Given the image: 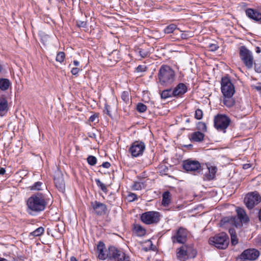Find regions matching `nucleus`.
<instances>
[{
    "mask_svg": "<svg viewBox=\"0 0 261 261\" xmlns=\"http://www.w3.org/2000/svg\"><path fill=\"white\" fill-rule=\"evenodd\" d=\"M45 195L37 192L32 194L27 201V211L32 216H36L43 212L47 204Z\"/></svg>",
    "mask_w": 261,
    "mask_h": 261,
    "instance_id": "f257e3e1",
    "label": "nucleus"
},
{
    "mask_svg": "<svg viewBox=\"0 0 261 261\" xmlns=\"http://www.w3.org/2000/svg\"><path fill=\"white\" fill-rule=\"evenodd\" d=\"M221 90L223 95V105L227 108L233 107L236 103V100L233 97L235 93V88L228 75L221 78Z\"/></svg>",
    "mask_w": 261,
    "mask_h": 261,
    "instance_id": "f03ea898",
    "label": "nucleus"
},
{
    "mask_svg": "<svg viewBox=\"0 0 261 261\" xmlns=\"http://www.w3.org/2000/svg\"><path fill=\"white\" fill-rule=\"evenodd\" d=\"M158 78L161 86H171L175 80V71L169 65H162L159 70Z\"/></svg>",
    "mask_w": 261,
    "mask_h": 261,
    "instance_id": "7ed1b4c3",
    "label": "nucleus"
},
{
    "mask_svg": "<svg viewBox=\"0 0 261 261\" xmlns=\"http://www.w3.org/2000/svg\"><path fill=\"white\" fill-rule=\"evenodd\" d=\"M238 218L235 217H225L220 222V226L227 227L228 225L236 227L242 225V223L248 222L249 220L244 210L241 207L237 209Z\"/></svg>",
    "mask_w": 261,
    "mask_h": 261,
    "instance_id": "20e7f679",
    "label": "nucleus"
},
{
    "mask_svg": "<svg viewBox=\"0 0 261 261\" xmlns=\"http://www.w3.org/2000/svg\"><path fill=\"white\" fill-rule=\"evenodd\" d=\"M182 167L187 172H190L195 175L203 174L204 164H200L197 160L188 159L183 161Z\"/></svg>",
    "mask_w": 261,
    "mask_h": 261,
    "instance_id": "39448f33",
    "label": "nucleus"
},
{
    "mask_svg": "<svg viewBox=\"0 0 261 261\" xmlns=\"http://www.w3.org/2000/svg\"><path fill=\"white\" fill-rule=\"evenodd\" d=\"M208 243L219 249H225L229 244V238L225 232H221L210 238Z\"/></svg>",
    "mask_w": 261,
    "mask_h": 261,
    "instance_id": "423d86ee",
    "label": "nucleus"
},
{
    "mask_svg": "<svg viewBox=\"0 0 261 261\" xmlns=\"http://www.w3.org/2000/svg\"><path fill=\"white\" fill-rule=\"evenodd\" d=\"M239 57L245 67L248 69H251L254 64V58L252 53L245 46L242 45L239 47Z\"/></svg>",
    "mask_w": 261,
    "mask_h": 261,
    "instance_id": "0eeeda50",
    "label": "nucleus"
},
{
    "mask_svg": "<svg viewBox=\"0 0 261 261\" xmlns=\"http://www.w3.org/2000/svg\"><path fill=\"white\" fill-rule=\"evenodd\" d=\"M230 122V119L226 115L218 114L214 117V126L217 130L225 133Z\"/></svg>",
    "mask_w": 261,
    "mask_h": 261,
    "instance_id": "6e6552de",
    "label": "nucleus"
},
{
    "mask_svg": "<svg viewBox=\"0 0 261 261\" xmlns=\"http://www.w3.org/2000/svg\"><path fill=\"white\" fill-rule=\"evenodd\" d=\"M109 259L113 261H131L122 250L113 246L109 247Z\"/></svg>",
    "mask_w": 261,
    "mask_h": 261,
    "instance_id": "1a4fd4ad",
    "label": "nucleus"
},
{
    "mask_svg": "<svg viewBox=\"0 0 261 261\" xmlns=\"http://www.w3.org/2000/svg\"><path fill=\"white\" fill-rule=\"evenodd\" d=\"M146 145L144 142L139 140L135 141L131 144L128 149V152L132 157L137 158L143 154Z\"/></svg>",
    "mask_w": 261,
    "mask_h": 261,
    "instance_id": "9d476101",
    "label": "nucleus"
},
{
    "mask_svg": "<svg viewBox=\"0 0 261 261\" xmlns=\"http://www.w3.org/2000/svg\"><path fill=\"white\" fill-rule=\"evenodd\" d=\"M161 214L158 212L149 211L143 213L141 221L146 224H157L160 220Z\"/></svg>",
    "mask_w": 261,
    "mask_h": 261,
    "instance_id": "9b49d317",
    "label": "nucleus"
},
{
    "mask_svg": "<svg viewBox=\"0 0 261 261\" xmlns=\"http://www.w3.org/2000/svg\"><path fill=\"white\" fill-rule=\"evenodd\" d=\"M260 201L261 196L257 191L248 193L244 198L246 206L249 210L252 209Z\"/></svg>",
    "mask_w": 261,
    "mask_h": 261,
    "instance_id": "f8f14e48",
    "label": "nucleus"
},
{
    "mask_svg": "<svg viewBox=\"0 0 261 261\" xmlns=\"http://www.w3.org/2000/svg\"><path fill=\"white\" fill-rule=\"evenodd\" d=\"M188 231L183 227H179L171 237V240L173 244H184L187 241Z\"/></svg>",
    "mask_w": 261,
    "mask_h": 261,
    "instance_id": "ddd939ff",
    "label": "nucleus"
},
{
    "mask_svg": "<svg viewBox=\"0 0 261 261\" xmlns=\"http://www.w3.org/2000/svg\"><path fill=\"white\" fill-rule=\"evenodd\" d=\"M260 255L259 251L254 248L245 250L239 256L240 259L254 260L256 259Z\"/></svg>",
    "mask_w": 261,
    "mask_h": 261,
    "instance_id": "4468645a",
    "label": "nucleus"
},
{
    "mask_svg": "<svg viewBox=\"0 0 261 261\" xmlns=\"http://www.w3.org/2000/svg\"><path fill=\"white\" fill-rule=\"evenodd\" d=\"M90 204L96 215L103 216L106 215L108 212L107 206L99 201L97 200L91 201Z\"/></svg>",
    "mask_w": 261,
    "mask_h": 261,
    "instance_id": "2eb2a0df",
    "label": "nucleus"
},
{
    "mask_svg": "<svg viewBox=\"0 0 261 261\" xmlns=\"http://www.w3.org/2000/svg\"><path fill=\"white\" fill-rule=\"evenodd\" d=\"M204 170H203V179L207 180L214 179L216 176L217 171V168L215 166H212L210 163L204 164Z\"/></svg>",
    "mask_w": 261,
    "mask_h": 261,
    "instance_id": "dca6fc26",
    "label": "nucleus"
},
{
    "mask_svg": "<svg viewBox=\"0 0 261 261\" xmlns=\"http://www.w3.org/2000/svg\"><path fill=\"white\" fill-rule=\"evenodd\" d=\"M9 110L8 97L5 94L0 95V117L5 116Z\"/></svg>",
    "mask_w": 261,
    "mask_h": 261,
    "instance_id": "f3484780",
    "label": "nucleus"
},
{
    "mask_svg": "<svg viewBox=\"0 0 261 261\" xmlns=\"http://www.w3.org/2000/svg\"><path fill=\"white\" fill-rule=\"evenodd\" d=\"M245 14L249 19L258 23L261 19V13L256 9L247 8L245 10Z\"/></svg>",
    "mask_w": 261,
    "mask_h": 261,
    "instance_id": "a211bd4d",
    "label": "nucleus"
},
{
    "mask_svg": "<svg viewBox=\"0 0 261 261\" xmlns=\"http://www.w3.org/2000/svg\"><path fill=\"white\" fill-rule=\"evenodd\" d=\"M54 182L58 190L64 193L65 191V184L63 174L61 173L56 174L54 178Z\"/></svg>",
    "mask_w": 261,
    "mask_h": 261,
    "instance_id": "6ab92c4d",
    "label": "nucleus"
},
{
    "mask_svg": "<svg viewBox=\"0 0 261 261\" xmlns=\"http://www.w3.org/2000/svg\"><path fill=\"white\" fill-rule=\"evenodd\" d=\"M105 243L101 241L99 242L97 246V249L98 253V258L100 259L105 260L106 258L109 259V248L108 250H105Z\"/></svg>",
    "mask_w": 261,
    "mask_h": 261,
    "instance_id": "aec40b11",
    "label": "nucleus"
},
{
    "mask_svg": "<svg viewBox=\"0 0 261 261\" xmlns=\"http://www.w3.org/2000/svg\"><path fill=\"white\" fill-rule=\"evenodd\" d=\"M188 91L187 86L184 83H180L176 85L173 89L172 94L174 97H182Z\"/></svg>",
    "mask_w": 261,
    "mask_h": 261,
    "instance_id": "412c9836",
    "label": "nucleus"
},
{
    "mask_svg": "<svg viewBox=\"0 0 261 261\" xmlns=\"http://www.w3.org/2000/svg\"><path fill=\"white\" fill-rule=\"evenodd\" d=\"M188 249L187 245H183L177 249L176 256L180 261H186L188 259Z\"/></svg>",
    "mask_w": 261,
    "mask_h": 261,
    "instance_id": "4be33fe9",
    "label": "nucleus"
},
{
    "mask_svg": "<svg viewBox=\"0 0 261 261\" xmlns=\"http://www.w3.org/2000/svg\"><path fill=\"white\" fill-rule=\"evenodd\" d=\"M120 59L119 52L117 50H113L108 56V62L109 65L112 66L117 63Z\"/></svg>",
    "mask_w": 261,
    "mask_h": 261,
    "instance_id": "5701e85b",
    "label": "nucleus"
},
{
    "mask_svg": "<svg viewBox=\"0 0 261 261\" xmlns=\"http://www.w3.org/2000/svg\"><path fill=\"white\" fill-rule=\"evenodd\" d=\"M204 134L200 131L193 132L189 136V139L192 142H202L204 140Z\"/></svg>",
    "mask_w": 261,
    "mask_h": 261,
    "instance_id": "b1692460",
    "label": "nucleus"
},
{
    "mask_svg": "<svg viewBox=\"0 0 261 261\" xmlns=\"http://www.w3.org/2000/svg\"><path fill=\"white\" fill-rule=\"evenodd\" d=\"M133 231L138 237H142L146 234V229L138 224H134Z\"/></svg>",
    "mask_w": 261,
    "mask_h": 261,
    "instance_id": "393cba45",
    "label": "nucleus"
},
{
    "mask_svg": "<svg viewBox=\"0 0 261 261\" xmlns=\"http://www.w3.org/2000/svg\"><path fill=\"white\" fill-rule=\"evenodd\" d=\"M11 86V83L8 79L1 78L0 79V89L2 91L7 90Z\"/></svg>",
    "mask_w": 261,
    "mask_h": 261,
    "instance_id": "a878e982",
    "label": "nucleus"
},
{
    "mask_svg": "<svg viewBox=\"0 0 261 261\" xmlns=\"http://www.w3.org/2000/svg\"><path fill=\"white\" fill-rule=\"evenodd\" d=\"M171 202V194L170 193L167 191L165 192L162 195V204L164 206H167Z\"/></svg>",
    "mask_w": 261,
    "mask_h": 261,
    "instance_id": "bb28decb",
    "label": "nucleus"
},
{
    "mask_svg": "<svg viewBox=\"0 0 261 261\" xmlns=\"http://www.w3.org/2000/svg\"><path fill=\"white\" fill-rule=\"evenodd\" d=\"M172 93L173 90L171 88L164 90L160 92L161 97L162 99H166L168 98L174 97Z\"/></svg>",
    "mask_w": 261,
    "mask_h": 261,
    "instance_id": "cd10ccee",
    "label": "nucleus"
},
{
    "mask_svg": "<svg viewBox=\"0 0 261 261\" xmlns=\"http://www.w3.org/2000/svg\"><path fill=\"white\" fill-rule=\"evenodd\" d=\"M44 232V228L40 226L35 229L34 231L31 232L29 234V237H40L43 234Z\"/></svg>",
    "mask_w": 261,
    "mask_h": 261,
    "instance_id": "c85d7f7f",
    "label": "nucleus"
},
{
    "mask_svg": "<svg viewBox=\"0 0 261 261\" xmlns=\"http://www.w3.org/2000/svg\"><path fill=\"white\" fill-rule=\"evenodd\" d=\"M175 30H178L177 25L174 23H171L164 29V32L166 34L172 33Z\"/></svg>",
    "mask_w": 261,
    "mask_h": 261,
    "instance_id": "c756f323",
    "label": "nucleus"
},
{
    "mask_svg": "<svg viewBox=\"0 0 261 261\" xmlns=\"http://www.w3.org/2000/svg\"><path fill=\"white\" fill-rule=\"evenodd\" d=\"M138 52L142 58L149 57L150 55V53L148 49L140 48L138 49Z\"/></svg>",
    "mask_w": 261,
    "mask_h": 261,
    "instance_id": "7c9ffc66",
    "label": "nucleus"
},
{
    "mask_svg": "<svg viewBox=\"0 0 261 261\" xmlns=\"http://www.w3.org/2000/svg\"><path fill=\"white\" fill-rule=\"evenodd\" d=\"M188 259L195 258L197 255V250L195 249L189 247H188Z\"/></svg>",
    "mask_w": 261,
    "mask_h": 261,
    "instance_id": "2f4dec72",
    "label": "nucleus"
},
{
    "mask_svg": "<svg viewBox=\"0 0 261 261\" xmlns=\"http://www.w3.org/2000/svg\"><path fill=\"white\" fill-rule=\"evenodd\" d=\"M99 114L98 113H95L90 117L88 121L89 122H94L95 124L98 123L99 122Z\"/></svg>",
    "mask_w": 261,
    "mask_h": 261,
    "instance_id": "473e14b6",
    "label": "nucleus"
},
{
    "mask_svg": "<svg viewBox=\"0 0 261 261\" xmlns=\"http://www.w3.org/2000/svg\"><path fill=\"white\" fill-rule=\"evenodd\" d=\"M95 182L96 183L97 186L101 189V190L105 193H107L108 192V189L107 186L102 183L99 179H96Z\"/></svg>",
    "mask_w": 261,
    "mask_h": 261,
    "instance_id": "72a5a7b5",
    "label": "nucleus"
},
{
    "mask_svg": "<svg viewBox=\"0 0 261 261\" xmlns=\"http://www.w3.org/2000/svg\"><path fill=\"white\" fill-rule=\"evenodd\" d=\"M159 172L161 175H167L169 171V168L165 165H160L159 166Z\"/></svg>",
    "mask_w": 261,
    "mask_h": 261,
    "instance_id": "f704fd0d",
    "label": "nucleus"
},
{
    "mask_svg": "<svg viewBox=\"0 0 261 261\" xmlns=\"http://www.w3.org/2000/svg\"><path fill=\"white\" fill-rule=\"evenodd\" d=\"M65 58V54L63 51H59L57 55L56 58V61L62 63L63 62Z\"/></svg>",
    "mask_w": 261,
    "mask_h": 261,
    "instance_id": "c9c22d12",
    "label": "nucleus"
},
{
    "mask_svg": "<svg viewBox=\"0 0 261 261\" xmlns=\"http://www.w3.org/2000/svg\"><path fill=\"white\" fill-rule=\"evenodd\" d=\"M143 188H144V184L143 182L135 181L133 185V189L134 190H141Z\"/></svg>",
    "mask_w": 261,
    "mask_h": 261,
    "instance_id": "e433bc0d",
    "label": "nucleus"
},
{
    "mask_svg": "<svg viewBox=\"0 0 261 261\" xmlns=\"http://www.w3.org/2000/svg\"><path fill=\"white\" fill-rule=\"evenodd\" d=\"M136 110L140 113H144L147 110V106L143 103L139 102L137 105Z\"/></svg>",
    "mask_w": 261,
    "mask_h": 261,
    "instance_id": "4c0bfd02",
    "label": "nucleus"
},
{
    "mask_svg": "<svg viewBox=\"0 0 261 261\" xmlns=\"http://www.w3.org/2000/svg\"><path fill=\"white\" fill-rule=\"evenodd\" d=\"M197 128L203 132H206L207 131V127L205 123L203 122H198L197 124Z\"/></svg>",
    "mask_w": 261,
    "mask_h": 261,
    "instance_id": "58836bf2",
    "label": "nucleus"
},
{
    "mask_svg": "<svg viewBox=\"0 0 261 261\" xmlns=\"http://www.w3.org/2000/svg\"><path fill=\"white\" fill-rule=\"evenodd\" d=\"M42 184L43 183L41 181L36 182L32 186L30 187V189L31 190H41Z\"/></svg>",
    "mask_w": 261,
    "mask_h": 261,
    "instance_id": "ea45409f",
    "label": "nucleus"
},
{
    "mask_svg": "<svg viewBox=\"0 0 261 261\" xmlns=\"http://www.w3.org/2000/svg\"><path fill=\"white\" fill-rule=\"evenodd\" d=\"M87 161L88 163L91 166H94L97 163V159L93 155H89Z\"/></svg>",
    "mask_w": 261,
    "mask_h": 261,
    "instance_id": "a19ab883",
    "label": "nucleus"
},
{
    "mask_svg": "<svg viewBox=\"0 0 261 261\" xmlns=\"http://www.w3.org/2000/svg\"><path fill=\"white\" fill-rule=\"evenodd\" d=\"M121 97L125 103H128L129 100V92L128 91H123L121 94Z\"/></svg>",
    "mask_w": 261,
    "mask_h": 261,
    "instance_id": "79ce46f5",
    "label": "nucleus"
},
{
    "mask_svg": "<svg viewBox=\"0 0 261 261\" xmlns=\"http://www.w3.org/2000/svg\"><path fill=\"white\" fill-rule=\"evenodd\" d=\"M115 199V195L111 193L108 196V199L107 202L111 205H113Z\"/></svg>",
    "mask_w": 261,
    "mask_h": 261,
    "instance_id": "37998d69",
    "label": "nucleus"
},
{
    "mask_svg": "<svg viewBox=\"0 0 261 261\" xmlns=\"http://www.w3.org/2000/svg\"><path fill=\"white\" fill-rule=\"evenodd\" d=\"M195 118L197 120H200L203 117V112L200 109H197L195 111Z\"/></svg>",
    "mask_w": 261,
    "mask_h": 261,
    "instance_id": "c03bdc74",
    "label": "nucleus"
},
{
    "mask_svg": "<svg viewBox=\"0 0 261 261\" xmlns=\"http://www.w3.org/2000/svg\"><path fill=\"white\" fill-rule=\"evenodd\" d=\"M110 109H111V106L110 105H109L107 103H106L105 104V107H104V109L103 110V112L104 113L107 114V115H108L109 117L112 118V114L111 113Z\"/></svg>",
    "mask_w": 261,
    "mask_h": 261,
    "instance_id": "a18cd8bd",
    "label": "nucleus"
},
{
    "mask_svg": "<svg viewBox=\"0 0 261 261\" xmlns=\"http://www.w3.org/2000/svg\"><path fill=\"white\" fill-rule=\"evenodd\" d=\"M127 200L129 202L134 201L138 199V196L137 194L133 193H129L127 196Z\"/></svg>",
    "mask_w": 261,
    "mask_h": 261,
    "instance_id": "49530a36",
    "label": "nucleus"
},
{
    "mask_svg": "<svg viewBox=\"0 0 261 261\" xmlns=\"http://www.w3.org/2000/svg\"><path fill=\"white\" fill-rule=\"evenodd\" d=\"M254 70L257 73H261V62L254 63Z\"/></svg>",
    "mask_w": 261,
    "mask_h": 261,
    "instance_id": "de8ad7c7",
    "label": "nucleus"
},
{
    "mask_svg": "<svg viewBox=\"0 0 261 261\" xmlns=\"http://www.w3.org/2000/svg\"><path fill=\"white\" fill-rule=\"evenodd\" d=\"M82 69L79 67H73L71 70V72L72 74L77 76L79 72L81 71Z\"/></svg>",
    "mask_w": 261,
    "mask_h": 261,
    "instance_id": "09e8293b",
    "label": "nucleus"
},
{
    "mask_svg": "<svg viewBox=\"0 0 261 261\" xmlns=\"http://www.w3.org/2000/svg\"><path fill=\"white\" fill-rule=\"evenodd\" d=\"M76 25L79 28H85L87 25V22L85 21L77 20Z\"/></svg>",
    "mask_w": 261,
    "mask_h": 261,
    "instance_id": "8fccbe9b",
    "label": "nucleus"
},
{
    "mask_svg": "<svg viewBox=\"0 0 261 261\" xmlns=\"http://www.w3.org/2000/svg\"><path fill=\"white\" fill-rule=\"evenodd\" d=\"M231 243L232 245H236L238 243V239L237 234L235 236H231Z\"/></svg>",
    "mask_w": 261,
    "mask_h": 261,
    "instance_id": "3c124183",
    "label": "nucleus"
},
{
    "mask_svg": "<svg viewBox=\"0 0 261 261\" xmlns=\"http://www.w3.org/2000/svg\"><path fill=\"white\" fill-rule=\"evenodd\" d=\"M209 50L211 51H215L218 49L219 46L216 44H210L208 46Z\"/></svg>",
    "mask_w": 261,
    "mask_h": 261,
    "instance_id": "603ef678",
    "label": "nucleus"
},
{
    "mask_svg": "<svg viewBox=\"0 0 261 261\" xmlns=\"http://www.w3.org/2000/svg\"><path fill=\"white\" fill-rule=\"evenodd\" d=\"M136 69L138 72H144L146 71V67L144 65H139L137 66Z\"/></svg>",
    "mask_w": 261,
    "mask_h": 261,
    "instance_id": "864d4df0",
    "label": "nucleus"
},
{
    "mask_svg": "<svg viewBox=\"0 0 261 261\" xmlns=\"http://www.w3.org/2000/svg\"><path fill=\"white\" fill-rule=\"evenodd\" d=\"M228 232L230 235V237H231L232 236L236 235V230L233 228H229Z\"/></svg>",
    "mask_w": 261,
    "mask_h": 261,
    "instance_id": "5fc2aeb1",
    "label": "nucleus"
},
{
    "mask_svg": "<svg viewBox=\"0 0 261 261\" xmlns=\"http://www.w3.org/2000/svg\"><path fill=\"white\" fill-rule=\"evenodd\" d=\"M101 166L105 168H109L111 166V164L108 162H103Z\"/></svg>",
    "mask_w": 261,
    "mask_h": 261,
    "instance_id": "6e6d98bb",
    "label": "nucleus"
},
{
    "mask_svg": "<svg viewBox=\"0 0 261 261\" xmlns=\"http://www.w3.org/2000/svg\"><path fill=\"white\" fill-rule=\"evenodd\" d=\"M181 38L184 39H187L189 38V36L187 34L185 33H182L181 35Z\"/></svg>",
    "mask_w": 261,
    "mask_h": 261,
    "instance_id": "4d7b16f0",
    "label": "nucleus"
},
{
    "mask_svg": "<svg viewBox=\"0 0 261 261\" xmlns=\"http://www.w3.org/2000/svg\"><path fill=\"white\" fill-rule=\"evenodd\" d=\"M73 65L76 66V67H79L80 66V62L76 60H74L73 61Z\"/></svg>",
    "mask_w": 261,
    "mask_h": 261,
    "instance_id": "13d9d810",
    "label": "nucleus"
},
{
    "mask_svg": "<svg viewBox=\"0 0 261 261\" xmlns=\"http://www.w3.org/2000/svg\"><path fill=\"white\" fill-rule=\"evenodd\" d=\"M6 172L5 169L4 168H0V175H3Z\"/></svg>",
    "mask_w": 261,
    "mask_h": 261,
    "instance_id": "bf43d9fd",
    "label": "nucleus"
},
{
    "mask_svg": "<svg viewBox=\"0 0 261 261\" xmlns=\"http://www.w3.org/2000/svg\"><path fill=\"white\" fill-rule=\"evenodd\" d=\"M258 217L259 221L260 222H261V207L259 209L258 213Z\"/></svg>",
    "mask_w": 261,
    "mask_h": 261,
    "instance_id": "052dcab7",
    "label": "nucleus"
},
{
    "mask_svg": "<svg viewBox=\"0 0 261 261\" xmlns=\"http://www.w3.org/2000/svg\"><path fill=\"white\" fill-rule=\"evenodd\" d=\"M70 261H77L75 257L72 256L70 258Z\"/></svg>",
    "mask_w": 261,
    "mask_h": 261,
    "instance_id": "680f3d73",
    "label": "nucleus"
},
{
    "mask_svg": "<svg viewBox=\"0 0 261 261\" xmlns=\"http://www.w3.org/2000/svg\"><path fill=\"white\" fill-rule=\"evenodd\" d=\"M255 51L256 53H260V48L259 47H256L255 48Z\"/></svg>",
    "mask_w": 261,
    "mask_h": 261,
    "instance_id": "e2e57ef3",
    "label": "nucleus"
},
{
    "mask_svg": "<svg viewBox=\"0 0 261 261\" xmlns=\"http://www.w3.org/2000/svg\"><path fill=\"white\" fill-rule=\"evenodd\" d=\"M255 88L257 91H260V92H261V86H255Z\"/></svg>",
    "mask_w": 261,
    "mask_h": 261,
    "instance_id": "0e129e2a",
    "label": "nucleus"
},
{
    "mask_svg": "<svg viewBox=\"0 0 261 261\" xmlns=\"http://www.w3.org/2000/svg\"><path fill=\"white\" fill-rule=\"evenodd\" d=\"M7 260L5 258L0 257V261H7Z\"/></svg>",
    "mask_w": 261,
    "mask_h": 261,
    "instance_id": "69168bd1",
    "label": "nucleus"
},
{
    "mask_svg": "<svg viewBox=\"0 0 261 261\" xmlns=\"http://www.w3.org/2000/svg\"><path fill=\"white\" fill-rule=\"evenodd\" d=\"M2 70H3V66L0 64V72H2Z\"/></svg>",
    "mask_w": 261,
    "mask_h": 261,
    "instance_id": "338daca9",
    "label": "nucleus"
},
{
    "mask_svg": "<svg viewBox=\"0 0 261 261\" xmlns=\"http://www.w3.org/2000/svg\"><path fill=\"white\" fill-rule=\"evenodd\" d=\"M248 165H249L248 164L244 165V167H243V168H244V169H246V168H247V167H246V166H248Z\"/></svg>",
    "mask_w": 261,
    "mask_h": 261,
    "instance_id": "774afa93",
    "label": "nucleus"
}]
</instances>
